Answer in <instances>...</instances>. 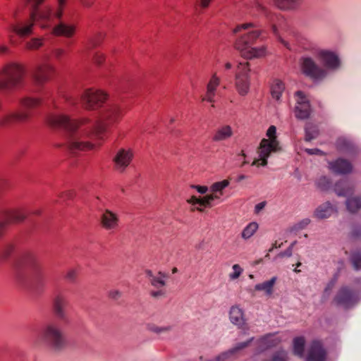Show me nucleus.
<instances>
[{
	"label": "nucleus",
	"instance_id": "1",
	"mask_svg": "<svg viewBox=\"0 0 361 361\" xmlns=\"http://www.w3.org/2000/svg\"><path fill=\"white\" fill-rule=\"evenodd\" d=\"M64 104L59 106L53 102L56 112H49L46 116V123L54 128H63L67 133V149L71 153L94 149L108 136L111 129L118 124L127 112L126 106L120 102H112L105 105L99 113V117L94 125L88 118L71 119L66 114L75 106L77 99L69 95H63Z\"/></svg>",
	"mask_w": 361,
	"mask_h": 361
},
{
	"label": "nucleus",
	"instance_id": "2",
	"mask_svg": "<svg viewBox=\"0 0 361 361\" xmlns=\"http://www.w3.org/2000/svg\"><path fill=\"white\" fill-rule=\"evenodd\" d=\"M45 0H22L17 3L11 10V16L17 20L24 11L27 4L31 7L30 12L37 13L38 19L42 21L41 28L49 29L51 27L53 19L61 20L64 16L65 11L68 4V0H56L54 8L47 6L39 10V7Z\"/></svg>",
	"mask_w": 361,
	"mask_h": 361
},
{
	"label": "nucleus",
	"instance_id": "3",
	"mask_svg": "<svg viewBox=\"0 0 361 361\" xmlns=\"http://www.w3.org/2000/svg\"><path fill=\"white\" fill-rule=\"evenodd\" d=\"M25 67L17 62H8L0 68V91L12 92L24 87Z\"/></svg>",
	"mask_w": 361,
	"mask_h": 361
},
{
	"label": "nucleus",
	"instance_id": "4",
	"mask_svg": "<svg viewBox=\"0 0 361 361\" xmlns=\"http://www.w3.org/2000/svg\"><path fill=\"white\" fill-rule=\"evenodd\" d=\"M19 103L20 109L9 112L0 117L1 127L28 122L33 116V110L41 105L42 99L39 97L26 96L20 98Z\"/></svg>",
	"mask_w": 361,
	"mask_h": 361
},
{
	"label": "nucleus",
	"instance_id": "5",
	"mask_svg": "<svg viewBox=\"0 0 361 361\" xmlns=\"http://www.w3.org/2000/svg\"><path fill=\"white\" fill-rule=\"evenodd\" d=\"M243 32V34L237 39L235 44V48L240 51H245L252 46L262 34V31L252 23H243L233 29L234 33Z\"/></svg>",
	"mask_w": 361,
	"mask_h": 361
},
{
	"label": "nucleus",
	"instance_id": "6",
	"mask_svg": "<svg viewBox=\"0 0 361 361\" xmlns=\"http://www.w3.org/2000/svg\"><path fill=\"white\" fill-rule=\"evenodd\" d=\"M234 86L236 92L241 97H245L250 92L251 76L248 62H240L238 64L235 74Z\"/></svg>",
	"mask_w": 361,
	"mask_h": 361
},
{
	"label": "nucleus",
	"instance_id": "7",
	"mask_svg": "<svg viewBox=\"0 0 361 361\" xmlns=\"http://www.w3.org/2000/svg\"><path fill=\"white\" fill-rule=\"evenodd\" d=\"M299 66L301 73L314 82L322 81L328 75L326 70L310 56H302L299 60Z\"/></svg>",
	"mask_w": 361,
	"mask_h": 361
},
{
	"label": "nucleus",
	"instance_id": "8",
	"mask_svg": "<svg viewBox=\"0 0 361 361\" xmlns=\"http://www.w3.org/2000/svg\"><path fill=\"white\" fill-rule=\"evenodd\" d=\"M41 338L51 348L55 350L63 348L66 344V339L61 329L54 324L45 325L41 331Z\"/></svg>",
	"mask_w": 361,
	"mask_h": 361
},
{
	"label": "nucleus",
	"instance_id": "9",
	"mask_svg": "<svg viewBox=\"0 0 361 361\" xmlns=\"http://www.w3.org/2000/svg\"><path fill=\"white\" fill-rule=\"evenodd\" d=\"M36 23L41 27L42 21L38 19L37 13L30 12L27 19L11 23L8 30L20 38H27L34 33Z\"/></svg>",
	"mask_w": 361,
	"mask_h": 361
},
{
	"label": "nucleus",
	"instance_id": "10",
	"mask_svg": "<svg viewBox=\"0 0 361 361\" xmlns=\"http://www.w3.org/2000/svg\"><path fill=\"white\" fill-rule=\"evenodd\" d=\"M107 99L108 94L105 92L94 88L85 90L81 95L82 104L87 110L99 108Z\"/></svg>",
	"mask_w": 361,
	"mask_h": 361
},
{
	"label": "nucleus",
	"instance_id": "11",
	"mask_svg": "<svg viewBox=\"0 0 361 361\" xmlns=\"http://www.w3.org/2000/svg\"><path fill=\"white\" fill-rule=\"evenodd\" d=\"M281 150L279 142L278 140L271 141L263 138L259 144L257 153L259 159L252 161V166H264L267 164V159L272 152H276Z\"/></svg>",
	"mask_w": 361,
	"mask_h": 361
},
{
	"label": "nucleus",
	"instance_id": "12",
	"mask_svg": "<svg viewBox=\"0 0 361 361\" xmlns=\"http://www.w3.org/2000/svg\"><path fill=\"white\" fill-rule=\"evenodd\" d=\"M56 73L55 66L49 62L37 64L32 71V77L36 84L42 85L50 81Z\"/></svg>",
	"mask_w": 361,
	"mask_h": 361
},
{
	"label": "nucleus",
	"instance_id": "13",
	"mask_svg": "<svg viewBox=\"0 0 361 361\" xmlns=\"http://www.w3.org/2000/svg\"><path fill=\"white\" fill-rule=\"evenodd\" d=\"M133 157V151L130 148L118 149L112 159L114 169L118 173L125 172L130 165Z\"/></svg>",
	"mask_w": 361,
	"mask_h": 361
},
{
	"label": "nucleus",
	"instance_id": "14",
	"mask_svg": "<svg viewBox=\"0 0 361 361\" xmlns=\"http://www.w3.org/2000/svg\"><path fill=\"white\" fill-rule=\"evenodd\" d=\"M313 54L323 64L322 67L327 72L329 70L334 71L340 67V59L335 52L327 49H314Z\"/></svg>",
	"mask_w": 361,
	"mask_h": 361
},
{
	"label": "nucleus",
	"instance_id": "15",
	"mask_svg": "<svg viewBox=\"0 0 361 361\" xmlns=\"http://www.w3.org/2000/svg\"><path fill=\"white\" fill-rule=\"evenodd\" d=\"M50 29L51 34L55 37L71 39L76 34L77 26L65 23L62 18L61 20L53 19Z\"/></svg>",
	"mask_w": 361,
	"mask_h": 361
},
{
	"label": "nucleus",
	"instance_id": "16",
	"mask_svg": "<svg viewBox=\"0 0 361 361\" xmlns=\"http://www.w3.org/2000/svg\"><path fill=\"white\" fill-rule=\"evenodd\" d=\"M296 104L295 106V115L298 119H307L310 116L312 109L310 101L302 91H297L295 93Z\"/></svg>",
	"mask_w": 361,
	"mask_h": 361
},
{
	"label": "nucleus",
	"instance_id": "17",
	"mask_svg": "<svg viewBox=\"0 0 361 361\" xmlns=\"http://www.w3.org/2000/svg\"><path fill=\"white\" fill-rule=\"evenodd\" d=\"M146 275L152 286L157 289V290H151L150 295L153 298L164 296L166 293L164 286L166 285L165 279H166L167 276L161 271L158 273V275L155 276L150 270L146 271Z\"/></svg>",
	"mask_w": 361,
	"mask_h": 361
},
{
	"label": "nucleus",
	"instance_id": "18",
	"mask_svg": "<svg viewBox=\"0 0 361 361\" xmlns=\"http://www.w3.org/2000/svg\"><path fill=\"white\" fill-rule=\"evenodd\" d=\"M118 215L110 209H104L100 215L99 224L105 231L115 232L119 227Z\"/></svg>",
	"mask_w": 361,
	"mask_h": 361
},
{
	"label": "nucleus",
	"instance_id": "19",
	"mask_svg": "<svg viewBox=\"0 0 361 361\" xmlns=\"http://www.w3.org/2000/svg\"><path fill=\"white\" fill-rule=\"evenodd\" d=\"M326 350L320 341H312L307 349L305 361H326Z\"/></svg>",
	"mask_w": 361,
	"mask_h": 361
},
{
	"label": "nucleus",
	"instance_id": "20",
	"mask_svg": "<svg viewBox=\"0 0 361 361\" xmlns=\"http://www.w3.org/2000/svg\"><path fill=\"white\" fill-rule=\"evenodd\" d=\"M0 216L9 225L23 222L26 219L27 214L25 209L18 207L0 211Z\"/></svg>",
	"mask_w": 361,
	"mask_h": 361
},
{
	"label": "nucleus",
	"instance_id": "21",
	"mask_svg": "<svg viewBox=\"0 0 361 361\" xmlns=\"http://www.w3.org/2000/svg\"><path fill=\"white\" fill-rule=\"evenodd\" d=\"M357 300V295L353 290L346 287L341 288L334 298V301L338 305H341L346 308L354 305Z\"/></svg>",
	"mask_w": 361,
	"mask_h": 361
},
{
	"label": "nucleus",
	"instance_id": "22",
	"mask_svg": "<svg viewBox=\"0 0 361 361\" xmlns=\"http://www.w3.org/2000/svg\"><path fill=\"white\" fill-rule=\"evenodd\" d=\"M220 78L216 73H213L207 85L206 92L202 97V102H209L212 104V106H214L216 90L220 85Z\"/></svg>",
	"mask_w": 361,
	"mask_h": 361
},
{
	"label": "nucleus",
	"instance_id": "23",
	"mask_svg": "<svg viewBox=\"0 0 361 361\" xmlns=\"http://www.w3.org/2000/svg\"><path fill=\"white\" fill-rule=\"evenodd\" d=\"M67 305L68 300L65 295L59 293L54 297L53 303L54 312L56 317L64 322H68V317L65 311Z\"/></svg>",
	"mask_w": 361,
	"mask_h": 361
},
{
	"label": "nucleus",
	"instance_id": "24",
	"mask_svg": "<svg viewBox=\"0 0 361 361\" xmlns=\"http://www.w3.org/2000/svg\"><path fill=\"white\" fill-rule=\"evenodd\" d=\"M329 169L337 174H348L353 171V164L345 159L339 158L329 163Z\"/></svg>",
	"mask_w": 361,
	"mask_h": 361
},
{
	"label": "nucleus",
	"instance_id": "25",
	"mask_svg": "<svg viewBox=\"0 0 361 361\" xmlns=\"http://www.w3.org/2000/svg\"><path fill=\"white\" fill-rule=\"evenodd\" d=\"M233 135V130L231 126L224 125L215 130L212 136L214 142H221L230 139Z\"/></svg>",
	"mask_w": 361,
	"mask_h": 361
},
{
	"label": "nucleus",
	"instance_id": "26",
	"mask_svg": "<svg viewBox=\"0 0 361 361\" xmlns=\"http://www.w3.org/2000/svg\"><path fill=\"white\" fill-rule=\"evenodd\" d=\"M275 6L282 11H289L298 9L302 0H273Z\"/></svg>",
	"mask_w": 361,
	"mask_h": 361
},
{
	"label": "nucleus",
	"instance_id": "27",
	"mask_svg": "<svg viewBox=\"0 0 361 361\" xmlns=\"http://www.w3.org/2000/svg\"><path fill=\"white\" fill-rule=\"evenodd\" d=\"M229 184V180L226 179L221 181L214 183L209 188L211 193L209 195L210 196H215V197H214V201L220 200L221 196L224 195V190L227 188Z\"/></svg>",
	"mask_w": 361,
	"mask_h": 361
},
{
	"label": "nucleus",
	"instance_id": "28",
	"mask_svg": "<svg viewBox=\"0 0 361 361\" xmlns=\"http://www.w3.org/2000/svg\"><path fill=\"white\" fill-rule=\"evenodd\" d=\"M240 52L241 55L246 59L260 58L266 56L267 47L265 46L259 47H252V46H251L246 50Z\"/></svg>",
	"mask_w": 361,
	"mask_h": 361
},
{
	"label": "nucleus",
	"instance_id": "29",
	"mask_svg": "<svg viewBox=\"0 0 361 361\" xmlns=\"http://www.w3.org/2000/svg\"><path fill=\"white\" fill-rule=\"evenodd\" d=\"M285 90V84L279 79H274L271 85L270 92L274 99L279 101Z\"/></svg>",
	"mask_w": 361,
	"mask_h": 361
},
{
	"label": "nucleus",
	"instance_id": "30",
	"mask_svg": "<svg viewBox=\"0 0 361 361\" xmlns=\"http://www.w3.org/2000/svg\"><path fill=\"white\" fill-rule=\"evenodd\" d=\"M45 38L44 37H32L25 43V48L30 51H37L44 47Z\"/></svg>",
	"mask_w": 361,
	"mask_h": 361
},
{
	"label": "nucleus",
	"instance_id": "31",
	"mask_svg": "<svg viewBox=\"0 0 361 361\" xmlns=\"http://www.w3.org/2000/svg\"><path fill=\"white\" fill-rule=\"evenodd\" d=\"M305 345V339L303 336L295 337L293 341V350L294 355L300 357H304Z\"/></svg>",
	"mask_w": 361,
	"mask_h": 361
},
{
	"label": "nucleus",
	"instance_id": "32",
	"mask_svg": "<svg viewBox=\"0 0 361 361\" xmlns=\"http://www.w3.org/2000/svg\"><path fill=\"white\" fill-rule=\"evenodd\" d=\"M230 319L235 325L240 326L244 324L243 313L240 308L233 306L230 310Z\"/></svg>",
	"mask_w": 361,
	"mask_h": 361
},
{
	"label": "nucleus",
	"instance_id": "33",
	"mask_svg": "<svg viewBox=\"0 0 361 361\" xmlns=\"http://www.w3.org/2000/svg\"><path fill=\"white\" fill-rule=\"evenodd\" d=\"M334 212L333 207L327 202L317 209L315 216L319 219H325L329 217Z\"/></svg>",
	"mask_w": 361,
	"mask_h": 361
},
{
	"label": "nucleus",
	"instance_id": "34",
	"mask_svg": "<svg viewBox=\"0 0 361 361\" xmlns=\"http://www.w3.org/2000/svg\"><path fill=\"white\" fill-rule=\"evenodd\" d=\"M276 281V277H272L270 280L258 283L255 286L256 290H264L267 295L273 293V288Z\"/></svg>",
	"mask_w": 361,
	"mask_h": 361
},
{
	"label": "nucleus",
	"instance_id": "35",
	"mask_svg": "<svg viewBox=\"0 0 361 361\" xmlns=\"http://www.w3.org/2000/svg\"><path fill=\"white\" fill-rule=\"evenodd\" d=\"M22 264L30 267L35 271L39 269V263L37 257L32 253L25 254L22 258Z\"/></svg>",
	"mask_w": 361,
	"mask_h": 361
},
{
	"label": "nucleus",
	"instance_id": "36",
	"mask_svg": "<svg viewBox=\"0 0 361 361\" xmlns=\"http://www.w3.org/2000/svg\"><path fill=\"white\" fill-rule=\"evenodd\" d=\"M104 38V35L102 32H97L93 36L90 37L87 42L86 47L88 49H92L101 45Z\"/></svg>",
	"mask_w": 361,
	"mask_h": 361
},
{
	"label": "nucleus",
	"instance_id": "37",
	"mask_svg": "<svg viewBox=\"0 0 361 361\" xmlns=\"http://www.w3.org/2000/svg\"><path fill=\"white\" fill-rule=\"evenodd\" d=\"M334 190L338 196H348L353 192V188L346 186L345 181H339L336 183Z\"/></svg>",
	"mask_w": 361,
	"mask_h": 361
},
{
	"label": "nucleus",
	"instance_id": "38",
	"mask_svg": "<svg viewBox=\"0 0 361 361\" xmlns=\"http://www.w3.org/2000/svg\"><path fill=\"white\" fill-rule=\"evenodd\" d=\"M348 210L351 213H355L361 209V197H355L348 198L346 201Z\"/></svg>",
	"mask_w": 361,
	"mask_h": 361
},
{
	"label": "nucleus",
	"instance_id": "39",
	"mask_svg": "<svg viewBox=\"0 0 361 361\" xmlns=\"http://www.w3.org/2000/svg\"><path fill=\"white\" fill-rule=\"evenodd\" d=\"M258 229V224L256 222L250 223L243 231L241 236L244 239L251 238Z\"/></svg>",
	"mask_w": 361,
	"mask_h": 361
},
{
	"label": "nucleus",
	"instance_id": "40",
	"mask_svg": "<svg viewBox=\"0 0 361 361\" xmlns=\"http://www.w3.org/2000/svg\"><path fill=\"white\" fill-rule=\"evenodd\" d=\"M336 148L341 152H348L353 148V143L345 137H340L336 141Z\"/></svg>",
	"mask_w": 361,
	"mask_h": 361
},
{
	"label": "nucleus",
	"instance_id": "41",
	"mask_svg": "<svg viewBox=\"0 0 361 361\" xmlns=\"http://www.w3.org/2000/svg\"><path fill=\"white\" fill-rule=\"evenodd\" d=\"M319 135V130L317 127L307 126L305 128V140L311 141L316 138Z\"/></svg>",
	"mask_w": 361,
	"mask_h": 361
},
{
	"label": "nucleus",
	"instance_id": "42",
	"mask_svg": "<svg viewBox=\"0 0 361 361\" xmlns=\"http://www.w3.org/2000/svg\"><path fill=\"white\" fill-rule=\"evenodd\" d=\"M214 197V196H210L209 194L202 197H198L197 204L201 207H207L210 208L213 207Z\"/></svg>",
	"mask_w": 361,
	"mask_h": 361
},
{
	"label": "nucleus",
	"instance_id": "43",
	"mask_svg": "<svg viewBox=\"0 0 361 361\" xmlns=\"http://www.w3.org/2000/svg\"><path fill=\"white\" fill-rule=\"evenodd\" d=\"M350 261L355 269L358 270L361 269V253L355 252L351 255Z\"/></svg>",
	"mask_w": 361,
	"mask_h": 361
},
{
	"label": "nucleus",
	"instance_id": "44",
	"mask_svg": "<svg viewBox=\"0 0 361 361\" xmlns=\"http://www.w3.org/2000/svg\"><path fill=\"white\" fill-rule=\"evenodd\" d=\"M271 28H272V32H274V34L278 37L279 40L280 41V42L284 46L286 47L287 49H291V47L290 46V44L288 41L285 40L283 38H282L280 35L279 34V32H278V30H277V27H276V25L273 22L272 23V26H271Z\"/></svg>",
	"mask_w": 361,
	"mask_h": 361
},
{
	"label": "nucleus",
	"instance_id": "45",
	"mask_svg": "<svg viewBox=\"0 0 361 361\" xmlns=\"http://www.w3.org/2000/svg\"><path fill=\"white\" fill-rule=\"evenodd\" d=\"M106 56L100 51H96L93 55V62L97 65H102L105 61Z\"/></svg>",
	"mask_w": 361,
	"mask_h": 361
},
{
	"label": "nucleus",
	"instance_id": "46",
	"mask_svg": "<svg viewBox=\"0 0 361 361\" xmlns=\"http://www.w3.org/2000/svg\"><path fill=\"white\" fill-rule=\"evenodd\" d=\"M232 268H233V273L229 274V277L231 279H233V280L237 279L241 275L243 270L240 267L239 264H234Z\"/></svg>",
	"mask_w": 361,
	"mask_h": 361
},
{
	"label": "nucleus",
	"instance_id": "47",
	"mask_svg": "<svg viewBox=\"0 0 361 361\" xmlns=\"http://www.w3.org/2000/svg\"><path fill=\"white\" fill-rule=\"evenodd\" d=\"M267 136L269 137L267 140L271 141L278 140L276 137V128L274 126H271L267 131Z\"/></svg>",
	"mask_w": 361,
	"mask_h": 361
},
{
	"label": "nucleus",
	"instance_id": "48",
	"mask_svg": "<svg viewBox=\"0 0 361 361\" xmlns=\"http://www.w3.org/2000/svg\"><path fill=\"white\" fill-rule=\"evenodd\" d=\"M51 52H52L54 57L57 60H59L66 54L65 49L63 48H60V47H56V48L53 49Z\"/></svg>",
	"mask_w": 361,
	"mask_h": 361
},
{
	"label": "nucleus",
	"instance_id": "49",
	"mask_svg": "<svg viewBox=\"0 0 361 361\" xmlns=\"http://www.w3.org/2000/svg\"><path fill=\"white\" fill-rule=\"evenodd\" d=\"M252 6L255 7L257 11L267 13L266 7L259 0H252Z\"/></svg>",
	"mask_w": 361,
	"mask_h": 361
},
{
	"label": "nucleus",
	"instance_id": "50",
	"mask_svg": "<svg viewBox=\"0 0 361 361\" xmlns=\"http://www.w3.org/2000/svg\"><path fill=\"white\" fill-rule=\"evenodd\" d=\"M263 343H268L267 348L274 346L279 343V341L273 339L271 336H267L262 338Z\"/></svg>",
	"mask_w": 361,
	"mask_h": 361
},
{
	"label": "nucleus",
	"instance_id": "51",
	"mask_svg": "<svg viewBox=\"0 0 361 361\" xmlns=\"http://www.w3.org/2000/svg\"><path fill=\"white\" fill-rule=\"evenodd\" d=\"M213 0H197L196 6L202 10L207 8Z\"/></svg>",
	"mask_w": 361,
	"mask_h": 361
},
{
	"label": "nucleus",
	"instance_id": "52",
	"mask_svg": "<svg viewBox=\"0 0 361 361\" xmlns=\"http://www.w3.org/2000/svg\"><path fill=\"white\" fill-rule=\"evenodd\" d=\"M77 276L78 271L75 269H70L66 274V279L71 281H73L77 278Z\"/></svg>",
	"mask_w": 361,
	"mask_h": 361
},
{
	"label": "nucleus",
	"instance_id": "53",
	"mask_svg": "<svg viewBox=\"0 0 361 361\" xmlns=\"http://www.w3.org/2000/svg\"><path fill=\"white\" fill-rule=\"evenodd\" d=\"M191 188L196 189V190L200 194H205L209 190L208 188L204 185H192Z\"/></svg>",
	"mask_w": 361,
	"mask_h": 361
},
{
	"label": "nucleus",
	"instance_id": "54",
	"mask_svg": "<svg viewBox=\"0 0 361 361\" xmlns=\"http://www.w3.org/2000/svg\"><path fill=\"white\" fill-rule=\"evenodd\" d=\"M109 296L112 299H118L121 296V293L118 290H111L109 293Z\"/></svg>",
	"mask_w": 361,
	"mask_h": 361
},
{
	"label": "nucleus",
	"instance_id": "55",
	"mask_svg": "<svg viewBox=\"0 0 361 361\" xmlns=\"http://www.w3.org/2000/svg\"><path fill=\"white\" fill-rule=\"evenodd\" d=\"M80 2L83 7L90 8L94 4V0H80Z\"/></svg>",
	"mask_w": 361,
	"mask_h": 361
},
{
	"label": "nucleus",
	"instance_id": "56",
	"mask_svg": "<svg viewBox=\"0 0 361 361\" xmlns=\"http://www.w3.org/2000/svg\"><path fill=\"white\" fill-rule=\"evenodd\" d=\"M198 197L192 195L189 199L186 200L187 203L191 204L192 207H195L197 204Z\"/></svg>",
	"mask_w": 361,
	"mask_h": 361
},
{
	"label": "nucleus",
	"instance_id": "57",
	"mask_svg": "<svg viewBox=\"0 0 361 361\" xmlns=\"http://www.w3.org/2000/svg\"><path fill=\"white\" fill-rule=\"evenodd\" d=\"M325 183H326V185H329V181L328 180L324 177L322 178H321L319 182H318V185L323 190L326 189V186L325 185Z\"/></svg>",
	"mask_w": 361,
	"mask_h": 361
},
{
	"label": "nucleus",
	"instance_id": "58",
	"mask_svg": "<svg viewBox=\"0 0 361 361\" xmlns=\"http://www.w3.org/2000/svg\"><path fill=\"white\" fill-rule=\"evenodd\" d=\"M265 205H266L265 202H259L257 204H256V206L255 207V212L259 213L262 209H263L264 208Z\"/></svg>",
	"mask_w": 361,
	"mask_h": 361
},
{
	"label": "nucleus",
	"instance_id": "59",
	"mask_svg": "<svg viewBox=\"0 0 361 361\" xmlns=\"http://www.w3.org/2000/svg\"><path fill=\"white\" fill-rule=\"evenodd\" d=\"M7 226L8 224L5 222L4 219L0 221V238L3 235Z\"/></svg>",
	"mask_w": 361,
	"mask_h": 361
},
{
	"label": "nucleus",
	"instance_id": "60",
	"mask_svg": "<svg viewBox=\"0 0 361 361\" xmlns=\"http://www.w3.org/2000/svg\"><path fill=\"white\" fill-rule=\"evenodd\" d=\"M293 245V244H291V245L284 252H281L279 255L281 257H283V256L290 257L292 255Z\"/></svg>",
	"mask_w": 361,
	"mask_h": 361
},
{
	"label": "nucleus",
	"instance_id": "61",
	"mask_svg": "<svg viewBox=\"0 0 361 361\" xmlns=\"http://www.w3.org/2000/svg\"><path fill=\"white\" fill-rule=\"evenodd\" d=\"M306 152L309 154H323V152L320 149H307Z\"/></svg>",
	"mask_w": 361,
	"mask_h": 361
},
{
	"label": "nucleus",
	"instance_id": "62",
	"mask_svg": "<svg viewBox=\"0 0 361 361\" xmlns=\"http://www.w3.org/2000/svg\"><path fill=\"white\" fill-rule=\"evenodd\" d=\"M205 207H201L200 205H198L197 207H192L191 209H190V211L192 212H195V211H197L199 212H204V209Z\"/></svg>",
	"mask_w": 361,
	"mask_h": 361
},
{
	"label": "nucleus",
	"instance_id": "63",
	"mask_svg": "<svg viewBox=\"0 0 361 361\" xmlns=\"http://www.w3.org/2000/svg\"><path fill=\"white\" fill-rule=\"evenodd\" d=\"M8 51V47L5 45H1L0 46V54H6Z\"/></svg>",
	"mask_w": 361,
	"mask_h": 361
},
{
	"label": "nucleus",
	"instance_id": "64",
	"mask_svg": "<svg viewBox=\"0 0 361 361\" xmlns=\"http://www.w3.org/2000/svg\"><path fill=\"white\" fill-rule=\"evenodd\" d=\"M224 67L225 70H230L232 68V64L230 62H226L225 63Z\"/></svg>",
	"mask_w": 361,
	"mask_h": 361
}]
</instances>
